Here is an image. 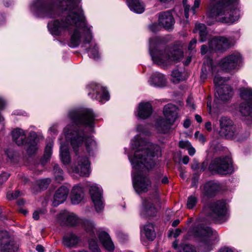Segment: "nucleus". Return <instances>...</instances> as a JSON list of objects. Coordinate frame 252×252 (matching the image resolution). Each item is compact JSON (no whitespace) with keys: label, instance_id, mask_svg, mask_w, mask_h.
Returning a JSON list of instances; mask_svg holds the SVG:
<instances>
[{"label":"nucleus","instance_id":"f257e3e1","mask_svg":"<svg viewBox=\"0 0 252 252\" xmlns=\"http://www.w3.org/2000/svg\"><path fill=\"white\" fill-rule=\"evenodd\" d=\"M81 0H63L62 2L63 14L66 16L62 22L56 20L48 23V27L52 34L60 35L64 30L70 34L69 47L75 48L83 42L87 44L92 39V26L87 24L83 11L79 5Z\"/></svg>","mask_w":252,"mask_h":252},{"label":"nucleus","instance_id":"f03ea898","mask_svg":"<svg viewBox=\"0 0 252 252\" xmlns=\"http://www.w3.org/2000/svg\"><path fill=\"white\" fill-rule=\"evenodd\" d=\"M240 0H220L216 7L210 9L207 24L211 25L215 22L233 23L240 18V10L237 8Z\"/></svg>","mask_w":252,"mask_h":252},{"label":"nucleus","instance_id":"7ed1b4c3","mask_svg":"<svg viewBox=\"0 0 252 252\" xmlns=\"http://www.w3.org/2000/svg\"><path fill=\"white\" fill-rule=\"evenodd\" d=\"M242 55L237 51L234 52L220 60L217 65H214L212 60L208 63H204L202 67L200 77L202 79L207 78L210 74L214 75L219 72V69L225 72L238 71L243 63Z\"/></svg>","mask_w":252,"mask_h":252},{"label":"nucleus","instance_id":"20e7f679","mask_svg":"<svg viewBox=\"0 0 252 252\" xmlns=\"http://www.w3.org/2000/svg\"><path fill=\"white\" fill-rule=\"evenodd\" d=\"M189 236L191 235L197 237L199 242V246L203 252H210L213 249L214 246L219 241L217 232L212 228L202 224L195 225L190 228L188 232Z\"/></svg>","mask_w":252,"mask_h":252},{"label":"nucleus","instance_id":"39448f33","mask_svg":"<svg viewBox=\"0 0 252 252\" xmlns=\"http://www.w3.org/2000/svg\"><path fill=\"white\" fill-rule=\"evenodd\" d=\"M141 140L140 135L136 136L131 142L132 149L135 150L132 158L129 159L132 165V184L135 192L140 195L142 193V176L141 164L142 163Z\"/></svg>","mask_w":252,"mask_h":252},{"label":"nucleus","instance_id":"423d86ee","mask_svg":"<svg viewBox=\"0 0 252 252\" xmlns=\"http://www.w3.org/2000/svg\"><path fill=\"white\" fill-rule=\"evenodd\" d=\"M65 139L70 142L74 151L76 155L79 148L85 141V145L88 153L96 148V142L90 137H87L82 130H79L76 126L68 125L64 129Z\"/></svg>","mask_w":252,"mask_h":252},{"label":"nucleus","instance_id":"0eeeda50","mask_svg":"<svg viewBox=\"0 0 252 252\" xmlns=\"http://www.w3.org/2000/svg\"><path fill=\"white\" fill-rule=\"evenodd\" d=\"M154 43L152 39L150 42V52L153 61L162 66H167L173 63L180 62L183 57V52L178 47L173 46L164 51H154L152 49Z\"/></svg>","mask_w":252,"mask_h":252},{"label":"nucleus","instance_id":"6e6552de","mask_svg":"<svg viewBox=\"0 0 252 252\" xmlns=\"http://www.w3.org/2000/svg\"><path fill=\"white\" fill-rule=\"evenodd\" d=\"M163 114L165 119L161 117L158 118L155 126L159 133H167L178 117V109L173 104H168L163 107Z\"/></svg>","mask_w":252,"mask_h":252},{"label":"nucleus","instance_id":"1a4fd4ad","mask_svg":"<svg viewBox=\"0 0 252 252\" xmlns=\"http://www.w3.org/2000/svg\"><path fill=\"white\" fill-rule=\"evenodd\" d=\"M12 135L13 141L18 146L25 144V149L29 155L34 154L37 150L38 140L35 132L31 131L30 133L28 142H26V134L22 129L19 128L15 129L12 132Z\"/></svg>","mask_w":252,"mask_h":252},{"label":"nucleus","instance_id":"9d476101","mask_svg":"<svg viewBox=\"0 0 252 252\" xmlns=\"http://www.w3.org/2000/svg\"><path fill=\"white\" fill-rule=\"evenodd\" d=\"M242 102L239 105V111L242 119L251 125L252 124V88H242L240 90Z\"/></svg>","mask_w":252,"mask_h":252},{"label":"nucleus","instance_id":"9b49d317","mask_svg":"<svg viewBox=\"0 0 252 252\" xmlns=\"http://www.w3.org/2000/svg\"><path fill=\"white\" fill-rule=\"evenodd\" d=\"M143 172L144 170L149 171L155 164L154 158L161 155L160 148L148 140L143 139Z\"/></svg>","mask_w":252,"mask_h":252},{"label":"nucleus","instance_id":"f8f14e48","mask_svg":"<svg viewBox=\"0 0 252 252\" xmlns=\"http://www.w3.org/2000/svg\"><path fill=\"white\" fill-rule=\"evenodd\" d=\"M68 116L71 122L76 126L83 125L89 127L94 126L95 116L91 110H72L69 112Z\"/></svg>","mask_w":252,"mask_h":252},{"label":"nucleus","instance_id":"ddd939ff","mask_svg":"<svg viewBox=\"0 0 252 252\" xmlns=\"http://www.w3.org/2000/svg\"><path fill=\"white\" fill-rule=\"evenodd\" d=\"M208 209V216L215 222L222 223L227 220L229 216L225 201L222 200L211 202Z\"/></svg>","mask_w":252,"mask_h":252},{"label":"nucleus","instance_id":"4468645a","mask_svg":"<svg viewBox=\"0 0 252 252\" xmlns=\"http://www.w3.org/2000/svg\"><path fill=\"white\" fill-rule=\"evenodd\" d=\"M218 133L221 137L228 139H235L238 134L233 121L229 117L222 116L219 119Z\"/></svg>","mask_w":252,"mask_h":252},{"label":"nucleus","instance_id":"2eb2a0df","mask_svg":"<svg viewBox=\"0 0 252 252\" xmlns=\"http://www.w3.org/2000/svg\"><path fill=\"white\" fill-rule=\"evenodd\" d=\"M32 12L41 17L53 18L56 15L53 5L48 4L44 0H34L31 5Z\"/></svg>","mask_w":252,"mask_h":252},{"label":"nucleus","instance_id":"dca6fc26","mask_svg":"<svg viewBox=\"0 0 252 252\" xmlns=\"http://www.w3.org/2000/svg\"><path fill=\"white\" fill-rule=\"evenodd\" d=\"M209 168L221 174L231 173L233 171L232 159L229 157L216 158L211 162Z\"/></svg>","mask_w":252,"mask_h":252},{"label":"nucleus","instance_id":"f3484780","mask_svg":"<svg viewBox=\"0 0 252 252\" xmlns=\"http://www.w3.org/2000/svg\"><path fill=\"white\" fill-rule=\"evenodd\" d=\"M234 43L235 41L232 37L215 36L209 42V49L211 51L223 52L233 46Z\"/></svg>","mask_w":252,"mask_h":252},{"label":"nucleus","instance_id":"a211bd4d","mask_svg":"<svg viewBox=\"0 0 252 252\" xmlns=\"http://www.w3.org/2000/svg\"><path fill=\"white\" fill-rule=\"evenodd\" d=\"M89 192L96 211L100 212L104 207L102 189L97 185L93 184L90 186Z\"/></svg>","mask_w":252,"mask_h":252},{"label":"nucleus","instance_id":"6ab92c4d","mask_svg":"<svg viewBox=\"0 0 252 252\" xmlns=\"http://www.w3.org/2000/svg\"><path fill=\"white\" fill-rule=\"evenodd\" d=\"M221 186L219 183L210 181L200 187L201 197L202 198H210L216 195L221 190Z\"/></svg>","mask_w":252,"mask_h":252},{"label":"nucleus","instance_id":"aec40b11","mask_svg":"<svg viewBox=\"0 0 252 252\" xmlns=\"http://www.w3.org/2000/svg\"><path fill=\"white\" fill-rule=\"evenodd\" d=\"M91 92L89 93L93 99H96L101 103H104L109 99V95L106 89L95 83H93L90 85Z\"/></svg>","mask_w":252,"mask_h":252},{"label":"nucleus","instance_id":"412c9836","mask_svg":"<svg viewBox=\"0 0 252 252\" xmlns=\"http://www.w3.org/2000/svg\"><path fill=\"white\" fill-rule=\"evenodd\" d=\"M72 171L81 176H88L90 173V162L88 158L79 157L77 164L72 168Z\"/></svg>","mask_w":252,"mask_h":252},{"label":"nucleus","instance_id":"4be33fe9","mask_svg":"<svg viewBox=\"0 0 252 252\" xmlns=\"http://www.w3.org/2000/svg\"><path fill=\"white\" fill-rule=\"evenodd\" d=\"M158 24L161 27L168 31L174 29L175 20L170 11L161 12L158 16Z\"/></svg>","mask_w":252,"mask_h":252},{"label":"nucleus","instance_id":"5701e85b","mask_svg":"<svg viewBox=\"0 0 252 252\" xmlns=\"http://www.w3.org/2000/svg\"><path fill=\"white\" fill-rule=\"evenodd\" d=\"M233 95L232 90L229 85H224V87L218 88L215 94V103H221L228 101Z\"/></svg>","mask_w":252,"mask_h":252},{"label":"nucleus","instance_id":"b1692460","mask_svg":"<svg viewBox=\"0 0 252 252\" xmlns=\"http://www.w3.org/2000/svg\"><path fill=\"white\" fill-rule=\"evenodd\" d=\"M69 189L64 186H62L56 191L53 198V205L57 206L63 203L67 198Z\"/></svg>","mask_w":252,"mask_h":252},{"label":"nucleus","instance_id":"393cba45","mask_svg":"<svg viewBox=\"0 0 252 252\" xmlns=\"http://www.w3.org/2000/svg\"><path fill=\"white\" fill-rule=\"evenodd\" d=\"M148 82L151 86L163 87L166 86V79L163 74L156 72L151 75L148 79Z\"/></svg>","mask_w":252,"mask_h":252},{"label":"nucleus","instance_id":"a878e982","mask_svg":"<svg viewBox=\"0 0 252 252\" xmlns=\"http://www.w3.org/2000/svg\"><path fill=\"white\" fill-rule=\"evenodd\" d=\"M99 240L108 252H112L115 249L114 245L109 235L105 232H100L98 234Z\"/></svg>","mask_w":252,"mask_h":252},{"label":"nucleus","instance_id":"bb28decb","mask_svg":"<svg viewBox=\"0 0 252 252\" xmlns=\"http://www.w3.org/2000/svg\"><path fill=\"white\" fill-rule=\"evenodd\" d=\"M58 221H61V220H65L68 225H75L78 222L77 216L73 213H63L59 215L58 217Z\"/></svg>","mask_w":252,"mask_h":252},{"label":"nucleus","instance_id":"cd10ccee","mask_svg":"<svg viewBox=\"0 0 252 252\" xmlns=\"http://www.w3.org/2000/svg\"><path fill=\"white\" fill-rule=\"evenodd\" d=\"M79 238L73 233H68L63 237V243L67 247H74L79 243Z\"/></svg>","mask_w":252,"mask_h":252},{"label":"nucleus","instance_id":"c85d7f7f","mask_svg":"<svg viewBox=\"0 0 252 252\" xmlns=\"http://www.w3.org/2000/svg\"><path fill=\"white\" fill-rule=\"evenodd\" d=\"M220 103H215L214 102V104L213 107L211 106V98L208 97L207 106L208 108V111L209 112V114L211 116L212 118H217L218 117L219 115L220 114V111L218 107V104Z\"/></svg>","mask_w":252,"mask_h":252},{"label":"nucleus","instance_id":"c756f323","mask_svg":"<svg viewBox=\"0 0 252 252\" xmlns=\"http://www.w3.org/2000/svg\"><path fill=\"white\" fill-rule=\"evenodd\" d=\"M194 32H198L200 35V40L204 42L207 39L208 32L206 26L203 24H197L195 25Z\"/></svg>","mask_w":252,"mask_h":252},{"label":"nucleus","instance_id":"7c9ffc66","mask_svg":"<svg viewBox=\"0 0 252 252\" xmlns=\"http://www.w3.org/2000/svg\"><path fill=\"white\" fill-rule=\"evenodd\" d=\"M61 158L64 164H68L70 161L69 149L67 146L61 144L60 147Z\"/></svg>","mask_w":252,"mask_h":252},{"label":"nucleus","instance_id":"2f4dec72","mask_svg":"<svg viewBox=\"0 0 252 252\" xmlns=\"http://www.w3.org/2000/svg\"><path fill=\"white\" fill-rule=\"evenodd\" d=\"M144 212L145 214L148 216L153 217L156 215L157 211L153 203L150 201H145L144 208L143 207V212Z\"/></svg>","mask_w":252,"mask_h":252},{"label":"nucleus","instance_id":"473e14b6","mask_svg":"<svg viewBox=\"0 0 252 252\" xmlns=\"http://www.w3.org/2000/svg\"><path fill=\"white\" fill-rule=\"evenodd\" d=\"M144 233L146 238L150 241H153L156 238V232L154 225L149 223L144 227Z\"/></svg>","mask_w":252,"mask_h":252},{"label":"nucleus","instance_id":"72a5a7b5","mask_svg":"<svg viewBox=\"0 0 252 252\" xmlns=\"http://www.w3.org/2000/svg\"><path fill=\"white\" fill-rule=\"evenodd\" d=\"M130 9L136 13H142V7L139 0H127Z\"/></svg>","mask_w":252,"mask_h":252},{"label":"nucleus","instance_id":"f704fd0d","mask_svg":"<svg viewBox=\"0 0 252 252\" xmlns=\"http://www.w3.org/2000/svg\"><path fill=\"white\" fill-rule=\"evenodd\" d=\"M228 80V78L221 77L218 74L215 75L214 83L215 86V89L217 90L219 88L224 87V85H228L226 84Z\"/></svg>","mask_w":252,"mask_h":252},{"label":"nucleus","instance_id":"c9c22d12","mask_svg":"<svg viewBox=\"0 0 252 252\" xmlns=\"http://www.w3.org/2000/svg\"><path fill=\"white\" fill-rule=\"evenodd\" d=\"M153 113L152 104L149 102H143V119L149 118Z\"/></svg>","mask_w":252,"mask_h":252},{"label":"nucleus","instance_id":"e433bc0d","mask_svg":"<svg viewBox=\"0 0 252 252\" xmlns=\"http://www.w3.org/2000/svg\"><path fill=\"white\" fill-rule=\"evenodd\" d=\"M172 80L174 83H178L180 81H182L185 79L182 72L179 71L178 69H174L173 70L172 74Z\"/></svg>","mask_w":252,"mask_h":252},{"label":"nucleus","instance_id":"4c0bfd02","mask_svg":"<svg viewBox=\"0 0 252 252\" xmlns=\"http://www.w3.org/2000/svg\"><path fill=\"white\" fill-rule=\"evenodd\" d=\"M75 191H76V189H72L71 194V202L73 204H78L83 199V192L82 193L76 194V193Z\"/></svg>","mask_w":252,"mask_h":252},{"label":"nucleus","instance_id":"58836bf2","mask_svg":"<svg viewBox=\"0 0 252 252\" xmlns=\"http://www.w3.org/2000/svg\"><path fill=\"white\" fill-rule=\"evenodd\" d=\"M53 170L56 180L58 182L63 181V171L59 166L55 165Z\"/></svg>","mask_w":252,"mask_h":252},{"label":"nucleus","instance_id":"ea45409f","mask_svg":"<svg viewBox=\"0 0 252 252\" xmlns=\"http://www.w3.org/2000/svg\"><path fill=\"white\" fill-rule=\"evenodd\" d=\"M5 244H1V250L2 252H15L17 250V247L14 246L12 243H8L7 244V241H5Z\"/></svg>","mask_w":252,"mask_h":252},{"label":"nucleus","instance_id":"a19ab883","mask_svg":"<svg viewBox=\"0 0 252 252\" xmlns=\"http://www.w3.org/2000/svg\"><path fill=\"white\" fill-rule=\"evenodd\" d=\"M52 146V143H50L48 144L45 147L44 154V158L45 159L46 161L49 159L51 156Z\"/></svg>","mask_w":252,"mask_h":252},{"label":"nucleus","instance_id":"79ce46f5","mask_svg":"<svg viewBox=\"0 0 252 252\" xmlns=\"http://www.w3.org/2000/svg\"><path fill=\"white\" fill-rule=\"evenodd\" d=\"M197 201V199L195 196L193 195L189 196L187 204L188 208L189 209H192L195 206Z\"/></svg>","mask_w":252,"mask_h":252},{"label":"nucleus","instance_id":"37998d69","mask_svg":"<svg viewBox=\"0 0 252 252\" xmlns=\"http://www.w3.org/2000/svg\"><path fill=\"white\" fill-rule=\"evenodd\" d=\"M84 227L87 232L94 233V223L90 220H86L84 223Z\"/></svg>","mask_w":252,"mask_h":252},{"label":"nucleus","instance_id":"c03bdc74","mask_svg":"<svg viewBox=\"0 0 252 252\" xmlns=\"http://www.w3.org/2000/svg\"><path fill=\"white\" fill-rule=\"evenodd\" d=\"M51 180L49 178L42 179L37 182V184L40 189H43L48 187V185L50 184Z\"/></svg>","mask_w":252,"mask_h":252},{"label":"nucleus","instance_id":"a18cd8bd","mask_svg":"<svg viewBox=\"0 0 252 252\" xmlns=\"http://www.w3.org/2000/svg\"><path fill=\"white\" fill-rule=\"evenodd\" d=\"M151 187V181L149 179L143 176V192L147 191Z\"/></svg>","mask_w":252,"mask_h":252},{"label":"nucleus","instance_id":"49530a36","mask_svg":"<svg viewBox=\"0 0 252 252\" xmlns=\"http://www.w3.org/2000/svg\"><path fill=\"white\" fill-rule=\"evenodd\" d=\"M89 248L92 252H100V250L95 240H92L89 241Z\"/></svg>","mask_w":252,"mask_h":252},{"label":"nucleus","instance_id":"de8ad7c7","mask_svg":"<svg viewBox=\"0 0 252 252\" xmlns=\"http://www.w3.org/2000/svg\"><path fill=\"white\" fill-rule=\"evenodd\" d=\"M21 195V193L18 191L16 190L15 192H8L7 193V198L9 199H14L17 198L18 196H20Z\"/></svg>","mask_w":252,"mask_h":252},{"label":"nucleus","instance_id":"09e8293b","mask_svg":"<svg viewBox=\"0 0 252 252\" xmlns=\"http://www.w3.org/2000/svg\"><path fill=\"white\" fill-rule=\"evenodd\" d=\"M195 138L198 140L202 144H204L206 140L204 135L199 132V131H196L194 133Z\"/></svg>","mask_w":252,"mask_h":252},{"label":"nucleus","instance_id":"8fccbe9b","mask_svg":"<svg viewBox=\"0 0 252 252\" xmlns=\"http://www.w3.org/2000/svg\"><path fill=\"white\" fill-rule=\"evenodd\" d=\"M217 0H210V3L208 6V9L207 13V19H206V22L207 23V21H211V20L209 18V13L210 11V9L211 8H214L216 7V5L217 4V2L216 3L215 2Z\"/></svg>","mask_w":252,"mask_h":252},{"label":"nucleus","instance_id":"3c124183","mask_svg":"<svg viewBox=\"0 0 252 252\" xmlns=\"http://www.w3.org/2000/svg\"><path fill=\"white\" fill-rule=\"evenodd\" d=\"M134 114L137 119H141L142 118V102L139 103Z\"/></svg>","mask_w":252,"mask_h":252},{"label":"nucleus","instance_id":"603ef678","mask_svg":"<svg viewBox=\"0 0 252 252\" xmlns=\"http://www.w3.org/2000/svg\"><path fill=\"white\" fill-rule=\"evenodd\" d=\"M188 0H183L184 7V13H185V16L187 19H188L189 17V8L190 6L189 5H188L187 2Z\"/></svg>","mask_w":252,"mask_h":252},{"label":"nucleus","instance_id":"864d4df0","mask_svg":"<svg viewBox=\"0 0 252 252\" xmlns=\"http://www.w3.org/2000/svg\"><path fill=\"white\" fill-rule=\"evenodd\" d=\"M218 252H238L235 249L229 247H223L220 248Z\"/></svg>","mask_w":252,"mask_h":252},{"label":"nucleus","instance_id":"5fc2aeb1","mask_svg":"<svg viewBox=\"0 0 252 252\" xmlns=\"http://www.w3.org/2000/svg\"><path fill=\"white\" fill-rule=\"evenodd\" d=\"M179 147L182 149H188L189 147L191 145V143L188 140L181 141L179 143Z\"/></svg>","mask_w":252,"mask_h":252},{"label":"nucleus","instance_id":"6e6d98bb","mask_svg":"<svg viewBox=\"0 0 252 252\" xmlns=\"http://www.w3.org/2000/svg\"><path fill=\"white\" fill-rule=\"evenodd\" d=\"M183 252H196L195 248L192 246L186 245L183 249Z\"/></svg>","mask_w":252,"mask_h":252},{"label":"nucleus","instance_id":"4d7b16f0","mask_svg":"<svg viewBox=\"0 0 252 252\" xmlns=\"http://www.w3.org/2000/svg\"><path fill=\"white\" fill-rule=\"evenodd\" d=\"M200 4V0H195L194 1V4L192 7L191 8V12L193 15L195 14L196 13V9L198 8Z\"/></svg>","mask_w":252,"mask_h":252},{"label":"nucleus","instance_id":"13d9d810","mask_svg":"<svg viewBox=\"0 0 252 252\" xmlns=\"http://www.w3.org/2000/svg\"><path fill=\"white\" fill-rule=\"evenodd\" d=\"M89 56L91 58L94 59H97L99 57L97 49L94 48V50L91 51L89 53Z\"/></svg>","mask_w":252,"mask_h":252},{"label":"nucleus","instance_id":"bf43d9fd","mask_svg":"<svg viewBox=\"0 0 252 252\" xmlns=\"http://www.w3.org/2000/svg\"><path fill=\"white\" fill-rule=\"evenodd\" d=\"M10 175L7 173H3L0 175V184H2L5 182L9 178Z\"/></svg>","mask_w":252,"mask_h":252},{"label":"nucleus","instance_id":"052dcab7","mask_svg":"<svg viewBox=\"0 0 252 252\" xmlns=\"http://www.w3.org/2000/svg\"><path fill=\"white\" fill-rule=\"evenodd\" d=\"M196 43H197L196 39H192L190 41V42H189V44L188 49L189 50H190V51H193V49L195 48V47L196 46Z\"/></svg>","mask_w":252,"mask_h":252},{"label":"nucleus","instance_id":"680f3d73","mask_svg":"<svg viewBox=\"0 0 252 252\" xmlns=\"http://www.w3.org/2000/svg\"><path fill=\"white\" fill-rule=\"evenodd\" d=\"M160 26L159 24L154 23L149 26V28L152 32H157L159 30Z\"/></svg>","mask_w":252,"mask_h":252},{"label":"nucleus","instance_id":"e2e57ef3","mask_svg":"<svg viewBox=\"0 0 252 252\" xmlns=\"http://www.w3.org/2000/svg\"><path fill=\"white\" fill-rule=\"evenodd\" d=\"M199 175L194 174V176L191 179V186L192 187H196L197 186V183L198 181Z\"/></svg>","mask_w":252,"mask_h":252},{"label":"nucleus","instance_id":"0e129e2a","mask_svg":"<svg viewBox=\"0 0 252 252\" xmlns=\"http://www.w3.org/2000/svg\"><path fill=\"white\" fill-rule=\"evenodd\" d=\"M45 212V211L44 210H40V211H35L33 212V215H32V216H33V218L35 220H38L39 218V214L40 213H42V214H44Z\"/></svg>","mask_w":252,"mask_h":252},{"label":"nucleus","instance_id":"69168bd1","mask_svg":"<svg viewBox=\"0 0 252 252\" xmlns=\"http://www.w3.org/2000/svg\"><path fill=\"white\" fill-rule=\"evenodd\" d=\"M209 50L210 52H212L213 51H211L210 49L208 48L207 46L205 45H202L201 47V53L202 55L205 54Z\"/></svg>","mask_w":252,"mask_h":252},{"label":"nucleus","instance_id":"338daca9","mask_svg":"<svg viewBox=\"0 0 252 252\" xmlns=\"http://www.w3.org/2000/svg\"><path fill=\"white\" fill-rule=\"evenodd\" d=\"M199 168V163L198 161L194 160L191 165V169L193 170H196Z\"/></svg>","mask_w":252,"mask_h":252},{"label":"nucleus","instance_id":"774afa93","mask_svg":"<svg viewBox=\"0 0 252 252\" xmlns=\"http://www.w3.org/2000/svg\"><path fill=\"white\" fill-rule=\"evenodd\" d=\"M187 150L188 151L189 154L191 156H193L196 152L195 149L191 145L187 149Z\"/></svg>","mask_w":252,"mask_h":252}]
</instances>
